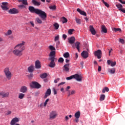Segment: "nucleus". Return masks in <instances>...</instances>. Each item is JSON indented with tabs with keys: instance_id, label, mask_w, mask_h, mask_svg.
<instances>
[{
	"instance_id": "1",
	"label": "nucleus",
	"mask_w": 125,
	"mask_h": 125,
	"mask_svg": "<svg viewBox=\"0 0 125 125\" xmlns=\"http://www.w3.org/2000/svg\"><path fill=\"white\" fill-rule=\"evenodd\" d=\"M25 42L22 41L21 43L17 44L14 47L15 50L13 51V53L16 56H21L22 51L25 49Z\"/></svg>"
},
{
	"instance_id": "2",
	"label": "nucleus",
	"mask_w": 125,
	"mask_h": 125,
	"mask_svg": "<svg viewBox=\"0 0 125 125\" xmlns=\"http://www.w3.org/2000/svg\"><path fill=\"white\" fill-rule=\"evenodd\" d=\"M4 73L7 80H8V81H10L12 77V74H11V72H10V70H9V68L6 67L5 68H4Z\"/></svg>"
},
{
	"instance_id": "3",
	"label": "nucleus",
	"mask_w": 125,
	"mask_h": 125,
	"mask_svg": "<svg viewBox=\"0 0 125 125\" xmlns=\"http://www.w3.org/2000/svg\"><path fill=\"white\" fill-rule=\"evenodd\" d=\"M37 14L39 15L40 17L42 19V20H45V18H46L47 15L45 12L42 11V10L39 9Z\"/></svg>"
},
{
	"instance_id": "4",
	"label": "nucleus",
	"mask_w": 125,
	"mask_h": 125,
	"mask_svg": "<svg viewBox=\"0 0 125 125\" xmlns=\"http://www.w3.org/2000/svg\"><path fill=\"white\" fill-rule=\"evenodd\" d=\"M95 56H97L98 59H100L102 57V51L101 50H98L94 52Z\"/></svg>"
},
{
	"instance_id": "5",
	"label": "nucleus",
	"mask_w": 125,
	"mask_h": 125,
	"mask_svg": "<svg viewBox=\"0 0 125 125\" xmlns=\"http://www.w3.org/2000/svg\"><path fill=\"white\" fill-rule=\"evenodd\" d=\"M73 79H75L77 82H82L83 81V77L81 75H79L78 74H76L73 75Z\"/></svg>"
},
{
	"instance_id": "6",
	"label": "nucleus",
	"mask_w": 125,
	"mask_h": 125,
	"mask_svg": "<svg viewBox=\"0 0 125 125\" xmlns=\"http://www.w3.org/2000/svg\"><path fill=\"white\" fill-rule=\"evenodd\" d=\"M28 10H29L30 12L31 13H38V11H39V9H36L34 6H30L28 7Z\"/></svg>"
},
{
	"instance_id": "7",
	"label": "nucleus",
	"mask_w": 125,
	"mask_h": 125,
	"mask_svg": "<svg viewBox=\"0 0 125 125\" xmlns=\"http://www.w3.org/2000/svg\"><path fill=\"white\" fill-rule=\"evenodd\" d=\"M41 86L42 85H41L40 83L36 82H32V84H31V87H33V88H40Z\"/></svg>"
},
{
	"instance_id": "8",
	"label": "nucleus",
	"mask_w": 125,
	"mask_h": 125,
	"mask_svg": "<svg viewBox=\"0 0 125 125\" xmlns=\"http://www.w3.org/2000/svg\"><path fill=\"white\" fill-rule=\"evenodd\" d=\"M56 54V52H55V51H51L50 52L48 60L56 59V58H55V56H56L55 54Z\"/></svg>"
},
{
	"instance_id": "9",
	"label": "nucleus",
	"mask_w": 125,
	"mask_h": 125,
	"mask_svg": "<svg viewBox=\"0 0 125 125\" xmlns=\"http://www.w3.org/2000/svg\"><path fill=\"white\" fill-rule=\"evenodd\" d=\"M57 112L55 111H52L49 115L50 118L51 120H54L56 117H57Z\"/></svg>"
},
{
	"instance_id": "10",
	"label": "nucleus",
	"mask_w": 125,
	"mask_h": 125,
	"mask_svg": "<svg viewBox=\"0 0 125 125\" xmlns=\"http://www.w3.org/2000/svg\"><path fill=\"white\" fill-rule=\"evenodd\" d=\"M49 60L51 61L50 63L48 64L49 67H50V68H54V67L56 66L55 62H54L55 59H51Z\"/></svg>"
},
{
	"instance_id": "11",
	"label": "nucleus",
	"mask_w": 125,
	"mask_h": 125,
	"mask_svg": "<svg viewBox=\"0 0 125 125\" xmlns=\"http://www.w3.org/2000/svg\"><path fill=\"white\" fill-rule=\"evenodd\" d=\"M51 94V89L50 88L48 89L45 94V95L44 96V99L47 98L48 96H50V95Z\"/></svg>"
},
{
	"instance_id": "12",
	"label": "nucleus",
	"mask_w": 125,
	"mask_h": 125,
	"mask_svg": "<svg viewBox=\"0 0 125 125\" xmlns=\"http://www.w3.org/2000/svg\"><path fill=\"white\" fill-rule=\"evenodd\" d=\"M81 56L84 59H86L88 57V53L87 51H83L81 53Z\"/></svg>"
},
{
	"instance_id": "13",
	"label": "nucleus",
	"mask_w": 125,
	"mask_h": 125,
	"mask_svg": "<svg viewBox=\"0 0 125 125\" xmlns=\"http://www.w3.org/2000/svg\"><path fill=\"white\" fill-rule=\"evenodd\" d=\"M89 31L90 32H91L92 35H93L94 36H95V35H96V31L95 30L94 28H93V26L92 25L89 26Z\"/></svg>"
},
{
	"instance_id": "14",
	"label": "nucleus",
	"mask_w": 125,
	"mask_h": 125,
	"mask_svg": "<svg viewBox=\"0 0 125 125\" xmlns=\"http://www.w3.org/2000/svg\"><path fill=\"white\" fill-rule=\"evenodd\" d=\"M8 12L10 14H16L18 13V10L16 8L11 9L8 11Z\"/></svg>"
},
{
	"instance_id": "15",
	"label": "nucleus",
	"mask_w": 125,
	"mask_h": 125,
	"mask_svg": "<svg viewBox=\"0 0 125 125\" xmlns=\"http://www.w3.org/2000/svg\"><path fill=\"white\" fill-rule=\"evenodd\" d=\"M28 91V88L26 86H22L21 88L20 92H22V93H26Z\"/></svg>"
},
{
	"instance_id": "16",
	"label": "nucleus",
	"mask_w": 125,
	"mask_h": 125,
	"mask_svg": "<svg viewBox=\"0 0 125 125\" xmlns=\"http://www.w3.org/2000/svg\"><path fill=\"white\" fill-rule=\"evenodd\" d=\"M75 42H76V39L74 37H71L68 39V42L70 44H73V43H75Z\"/></svg>"
},
{
	"instance_id": "17",
	"label": "nucleus",
	"mask_w": 125,
	"mask_h": 125,
	"mask_svg": "<svg viewBox=\"0 0 125 125\" xmlns=\"http://www.w3.org/2000/svg\"><path fill=\"white\" fill-rule=\"evenodd\" d=\"M9 96V92H1L0 93V96H2V97L3 98H4V97L6 98V97H8V96Z\"/></svg>"
},
{
	"instance_id": "18",
	"label": "nucleus",
	"mask_w": 125,
	"mask_h": 125,
	"mask_svg": "<svg viewBox=\"0 0 125 125\" xmlns=\"http://www.w3.org/2000/svg\"><path fill=\"white\" fill-rule=\"evenodd\" d=\"M69 67H70V63L65 64L63 66L64 71H65V72H69V71H70V68H69Z\"/></svg>"
},
{
	"instance_id": "19",
	"label": "nucleus",
	"mask_w": 125,
	"mask_h": 125,
	"mask_svg": "<svg viewBox=\"0 0 125 125\" xmlns=\"http://www.w3.org/2000/svg\"><path fill=\"white\" fill-rule=\"evenodd\" d=\"M41 62L40 61L37 60L35 62V68L36 69H41Z\"/></svg>"
},
{
	"instance_id": "20",
	"label": "nucleus",
	"mask_w": 125,
	"mask_h": 125,
	"mask_svg": "<svg viewBox=\"0 0 125 125\" xmlns=\"http://www.w3.org/2000/svg\"><path fill=\"white\" fill-rule=\"evenodd\" d=\"M77 11H78V12H79V13L81 15H83V16H86V13H85V12L83 11H82V10H81L80 8H77Z\"/></svg>"
},
{
	"instance_id": "21",
	"label": "nucleus",
	"mask_w": 125,
	"mask_h": 125,
	"mask_svg": "<svg viewBox=\"0 0 125 125\" xmlns=\"http://www.w3.org/2000/svg\"><path fill=\"white\" fill-rule=\"evenodd\" d=\"M32 3H33V4H34V5H35L36 6H40V5H41V2H38L36 0H32Z\"/></svg>"
},
{
	"instance_id": "22",
	"label": "nucleus",
	"mask_w": 125,
	"mask_h": 125,
	"mask_svg": "<svg viewBox=\"0 0 125 125\" xmlns=\"http://www.w3.org/2000/svg\"><path fill=\"white\" fill-rule=\"evenodd\" d=\"M101 29L102 32H103V33H106L108 32L107 30V28H106V26L104 25H102Z\"/></svg>"
},
{
	"instance_id": "23",
	"label": "nucleus",
	"mask_w": 125,
	"mask_h": 125,
	"mask_svg": "<svg viewBox=\"0 0 125 125\" xmlns=\"http://www.w3.org/2000/svg\"><path fill=\"white\" fill-rule=\"evenodd\" d=\"M34 70H35V68H34V65H31L28 68V70L29 73H33V72H34Z\"/></svg>"
},
{
	"instance_id": "24",
	"label": "nucleus",
	"mask_w": 125,
	"mask_h": 125,
	"mask_svg": "<svg viewBox=\"0 0 125 125\" xmlns=\"http://www.w3.org/2000/svg\"><path fill=\"white\" fill-rule=\"evenodd\" d=\"M108 73L110 74H115V72H116V68H113L111 69H108Z\"/></svg>"
},
{
	"instance_id": "25",
	"label": "nucleus",
	"mask_w": 125,
	"mask_h": 125,
	"mask_svg": "<svg viewBox=\"0 0 125 125\" xmlns=\"http://www.w3.org/2000/svg\"><path fill=\"white\" fill-rule=\"evenodd\" d=\"M75 117L76 119H80V117H81V112L77 111L76 113H75Z\"/></svg>"
},
{
	"instance_id": "26",
	"label": "nucleus",
	"mask_w": 125,
	"mask_h": 125,
	"mask_svg": "<svg viewBox=\"0 0 125 125\" xmlns=\"http://www.w3.org/2000/svg\"><path fill=\"white\" fill-rule=\"evenodd\" d=\"M80 44H81V43H80V42H77L75 43L76 48H77V49L78 50V51H80Z\"/></svg>"
},
{
	"instance_id": "27",
	"label": "nucleus",
	"mask_w": 125,
	"mask_h": 125,
	"mask_svg": "<svg viewBox=\"0 0 125 125\" xmlns=\"http://www.w3.org/2000/svg\"><path fill=\"white\" fill-rule=\"evenodd\" d=\"M75 93H76V91H75L74 90H72L71 91V92H70V91H68L67 96L69 97L71 96V95H74V94H75Z\"/></svg>"
},
{
	"instance_id": "28",
	"label": "nucleus",
	"mask_w": 125,
	"mask_h": 125,
	"mask_svg": "<svg viewBox=\"0 0 125 125\" xmlns=\"http://www.w3.org/2000/svg\"><path fill=\"white\" fill-rule=\"evenodd\" d=\"M116 6L117 7V8H118L119 10H121V9H122L123 8V5L121 4L120 3L116 4Z\"/></svg>"
},
{
	"instance_id": "29",
	"label": "nucleus",
	"mask_w": 125,
	"mask_h": 125,
	"mask_svg": "<svg viewBox=\"0 0 125 125\" xmlns=\"http://www.w3.org/2000/svg\"><path fill=\"white\" fill-rule=\"evenodd\" d=\"M63 56L64 58H69L70 57V54H69V52L64 53Z\"/></svg>"
},
{
	"instance_id": "30",
	"label": "nucleus",
	"mask_w": 125,
	"mask_h": 125,
	"mask_svg": "<svg viewBox=\"0 0 125 125\" xmlns=\"http://www.w3.org/2000/svg\"><path fill=\"white\" fill-rule=\"evenodd\" d=\"M46 77H47V74L46 73H43L40 75V78H41V79H45Z\"/></svg>"
},
{
	"instance_id": "31",
	"label": "nucleus",
	"mask_w": 125,
	"mask_h": 125,
	"mask_svg": "<svg viewBox=\"0 0 125 125\" xmlns=\"http://www.w3.org/2000/svg\"><path fill=\"white\" fill-rule=\"evenodd\" d=\"M35 21L38 23V24H42V21L39 18H37L35 20Z\"/></svg>"
},
{
	"instance_id": "32",
	"label": "nucleus",
	"mask_w": 125,
	"mask_h": 125,
	"mask_svg": "<svg viewBox=\"0 0 125 125\" xmlns=\"http://www.w3.org/2000/svg\"><path fill=\"white\" fill-rule=\"evenodd\" d=\"M48 48L50 49V50H51V51H55L56 49L55 47H54L52 45H50L48 47Z\"/></svg>"
},
{
	"instance_id": "33",
	"label": "nucleus",
	"mask_w": 125,
	"mask_h": 125,
	"mask_svg": "<svg viewBox=\"0 0 125 125\" xmlns=\"http://www.w3.org/2000/svg\"><path fill=\"white\" fill-rule=\"evenodd\" d=\"M108 92V91H109V88H108L107 87H105L102 90V92L103 93H105V92Z\"/></svg>"
},
{
	"instance_id": "34",
	"label": "nucleus",
	"mask_w": 125,
	"mask_h": 125,
	"mask_svg": "<svg viewBox=\"0 0 125 125\" xmlns=\"http://www.w3.org/2000/svg\"><path fill=\"white\" fill-rule=\"evenodd\" d=\"M105 96L104 94L101 95L100 98V101H103L105 100Z\"/></svg>"
},
{
	"instance_id": "35",
	"label": "nucleus",
	"mask_w": 125,
	"mask_h": 125,
	"mask_svg": "<svg viewBox=\"0 0 125 125\" xmlns=\"http://www.w3.org/2000/svg\"><path fill=\"white\" fill-rule=\"evenodd\" d=\"M24 97H25V94L20 93L19 96V98L20 99H23V98H24Z\"/></svg>"
},
{
	"instance_id": "36",
	"label": "nucleus",
	"mask_w": 125,
	"mask_h": 125,
	"mask_svg": "<svg viewBox=\"0 0 125 125\" xmlns=\"http://www.w3.org/2000/svg\"><path fill=\"white\" fill-rule=\"evenodd\" d=\"M62 22L63 24H64V23H67V22H68L67 18H65L64 17H62Z\"/></svg>"
},
{
	"instance_id": "37",
	"label": "nucleus",
	"mask_w": 125,
	"mask_h": 125,
	"mask_svg": "<svg viewBox=\"0 0 125 125\" xmlns=\"http://www.w3.org/2000/svg\"><path fill=\"white\" fill-rule=\"evenodd\" d=\"M12 34V31L11 30H8L7 33H5V36H9Z\"/></svg>"
},
{
	"instance_id": "38",
	"label": "nucleus",
	"mask_w": 125,
	"mask_h": 125,
	"mask_svg": "<svg viewBox=\"0 0 125 125\" xmlns=\"http://www.w3.org/2000/svg\"><path fill=\"white\" fill-rule=\"evenodd\" d=\"M75 21L77 24H78L79 25H81V19L76 18Z\"/></svg>"
},
{
	"instance_id": "39",
	"label": "nucleus",
	"mask_w": 125,
	"mask_h": 125,
	"mask_svg": "<svg viewBox=\"0 0 125 125\" xmlns=\"http://www.w3.org/2000/svg\"><path fill=\"white\" fill-rule=\"evenodd\" d=\"M102 0L103 3L104 4V5L106 6V7H108V8L110 7V5L108 3L105 2L104 0Z\"/></svg>"
},
{
	"instance_id": "40",
	"label": "nucleus",
	"mask_w": 125,
	"mask_h": 125,
	"mask_svg": "<svg viewBox=\"0 0 125 125\" xmlns=\"http://www.w3.org/2000/svg\"><path fill=\"white\" fill-rule=\"evenodd\" d=\"M49 8L50 9H52V10H55V9H56V5H51L49 6Z\"/></svg>"
},
{
	"instance_id": "41",
	"label": "nucleus",
	"mask_w": 125,
	"mask_h": 125,
	"mask_svg": "<svg viewBox=\"0 0 125 125\" xmlns=\"http://www.w3.org/2000/svg\"><path fill=\"white\" fill-rule=\"evenodd\" d=\"M54 26L55 27V28L56 29V30H58L59 28V24H58V23H55L54 24Z\"/></svg>"
},
{
	"instance_id": "42",
	"label": "nucleus",
	"mask_w": 125,
	"mask_h": 125,
	"mask_svg": "<svg viewBox=\"0 0 125 125\" xmlns=\"http://www.w3.org/2000/svg\"><path fill=\"white\" fill-rule=\"evenodd\" d=\"M1 7L3 10H8V8L6 6L1 5Z\"/></svg>"
},
{
	"instance_id": "43",
	"label": "nucleus",
	"mask_w": 125,
	"mask_h": 125,
	"mask_svg": "<svg viewBox=\"0 0 125 125\" xmlns=\"http://www.w3.org/2000/svg\"><path fill=\"white\" fill-rule=\"evenodd\" d=\"M22 4H24V5H28V0H22Z\"/></svg>"
},
{
	"instance_id": "44",
	"label": "nucleus",
	"mask_w": 125,
	"mask_h": 125,
	"mask_svg": "<svg viewBox=\"0 0 125 125\" xmlns=\"http://www.w3.org/2000/svg\"><path fill=\"white\" fill-rule=\"evenodd\" d=\"M58 62L63 63V62H64V59H63V58H60L58 60Z\"/></svg>"
},
{
	"instance_id": "45",
	"label": "nucleus",
	"mask_w": 125,
	"mask_h": 125,
	"mask_svg": "<svg viewBox=\"0 0 125 125\" xmlns=\"http://www.w3.org/2000/svg\"><path fill=\"white\" fill-rule=\"evenodd\" d=\"M72 79H74V75H72L70 77H67L66 78V79L67 80V81H69L70 80H72Z\"/></svg>"
},
{
	"instance_id": "46",
	"label": "nucleus",
	"mask_w": 125,
	"mask_h": 125,
	"mask_svg": "<svg viewBox=\"0 0 125 125\" xmlns=\"http://www.w3.org/2000/svg\"><path fill=\"white\" fill-rule=\"evenodd\" d=\"M18 7L19 8H21V9H22V8L23 7H24V8H26V6H25V5H23V4H21V5H19L18 6Z\"/></svg>"
},
{
	"instance_id": "47",
	"label": "nucleus",
	"mask_w": 125,
	"mask_h": 125,
	"mask_svg": "<svg viewBox=\"0 0 125 125\" xmlns=\"http://www.w3.org/2000/svg\"><path fill=\"white\" fill-rule=\"evenodd\" d=\"M113 31H114V32H117V31H119V32H121V31H122V30L121 29V28H114L113 29Z\"/></svg>"
},
{
	"instance_id": "48",
	"label": "nucleus",
	"mask_w": 125,
	"mask_h": 125,
	"mask_svg": "<svg viewBox=\"0 0 125 125\" xmlns=\"http://www.w3.org/2000/svg\"><path fill=\"white\" fill-rule=\"evenodd\" d=\"M53 91L54 92V95H56V94H57V91H56V89L55 88L53 87L52 88Z\"/></svg>"
},
{
	"instance_id": "49",
	"label": "nucleus",
	"mask_w": 125,
	"mask_h": 125,
	"mask_svg": "<svg viewBox=\"0 0 125 125\" xmlns=\"http://www.w3.org/2000/svg\"><path fill=\"white\" fill-rule=\"evenodd\" d=\"M73 32H74V29H69L68 30L69 35H72Z\"/></svg>"
},
{
	"instance_id": "50",
	"label": "nucleus",
	"mask_w": 125,
	"mask_h": 125,
	"mask_svg": "<svg viewBox=\"0 0 125 125\" xmlns=\"http://www.w3.org/2000/svg\"><path fill=\"white\" fill-rule=\"evenodd\" d=\"M116 64H117V62H111V64H110V66H111V67H114V66H116Z\"/></svg>"
},
{
	"instance_id": "51",
	"label": "nucleus",
	"mask_w": 125,
	"mask_h": 125,
	"mask_svg": "<svg viewBox=\"0 0 125 125\" xmlns=\"http://www.w3.org/2000/svg\"><path fill=\"white\" fill-rule=\"evenodd\" d=\"M48 101H49V99H47L45 102L44 103V106L45 107V106H46L47 104V102H48Z\"/></svg>"
},
{
	"instance_id": "52",
	"label": "nucleus",
	"mask_w": 125,
	"mask_h": 125,
	"mask_svg": "<svg viewBox=\"0 0 125 125\" xmlns=\"http://www.w3.org/2000/svg\"><path fill=\"white\" fill-rule=\"evenodd\" d=\"M59 35H57L55 37V42H56V41H59Z\"/></svg>"
},
{
	"instance_id": "53",
	"label": "nucleus",
	"mask_w": 125,
	"mask_h": 125,
	"mask_svg": "<svg viewBox=\"0 0 125 125\" xmlns=\"http://www.w3.org/2000/svg\"><path fill=\"white\" fill-rule=\"evenodd\" d=\"M7 4H8V3H7L6 2H2V5L3 6H6V5H7Z\"/></svg>"
},
{
	"instance_id": "54",
	"label": "nucleus",
	"mask_w": 125,
	"mask_h": 125,
	"mask_svg": "<svg viewBox=\"0 0 125 125\" xmlns=\"http://www.w3.org/2000/svg\"><path fill=\"white\" fill-rule=\"evenodd\" d=\"M119 42L121 43H125V40L124 39H119Z\"/></svg>"
},
{
	"instance_id": "55",
	"label": "nucleus",
	"mask_w": 125,
	"mask_h": 125,
	"mask_svg": "<svg viewBox=\"0 0 125 125\" xmlns=\"http://www.w3.org/2000/svg\"><path fill=\"white\" fill-rule=\"evenodd\" d=\"M60 80V78H57V79L54 80V83H58V82H59V81Z\"/></svg>"
},
{
	"instance_id": "56",
	"label": "nucleus",
	"mask_w": 125,
	"mask_h": 125,
	"mask_svg": "<svg viewBox=\"0 0 125 125\" xmlns=\"http://www.w3.org/2000/svg\"><path fill=\"white\" fill-rule=\"evenodd\" d=\"M62 38L64 40H66L67 39V35L66 34H63Z\"/></svg>"
},
{
	"instance_id": "57",
	"label": "nucleus",
	"mask_w": 125,
	"mask_h": 125,
	"mask_svg": "<svg viewBox=\"0 0 125 125\" xmlns=\"http://www.w3.org/2000/svg\"><path fill=\"white\" fill-rule=\"evenodd\" d=\"M121 3H122V4H125V1H123L122 0H118Z\"/></svg>"
},
{
	"instance_id": "58",
	"label": "nucleus",
	"mask_w": 125,
	"mask_h": 125,
	"mask_svg": "<svg viewBox=\"0 0 125 125\" xmlns=\"http://www.w3.org/2000/svg\"><path fill=\"white\" fill-rule=\"evenodd\" d=\"M65 83H66V82H62L59 84L58 86H59L60 85L65 84Z\"/></svg>"
},
{
	"instance_id": "59",
	"label": "nucleus",
	"mask_w": 125,
	"mask_h": 125,
	"mask_svg": "<svg viewBox=\"0 0 125 125\" xmlns=\"http://www.w3.org/2000/svg\"><path fill=\"white\" fill-rule=\"evenodd\" d=\"M30 23L31 24V26H32V27L35 26V24L34 23V21H30Z\"/></svg>"
},
{
	"instance_id": "60",
	"label": "nucleus",
	"mask_w": 125,
	"mask_h": 125,
	"mask_svg": "<svg viewBox=\"0 0 125 125\" xmlns=\"http://www.w3.org/2000/svg\"><path fill=\"white\" fill-rule=\"evenodd\" d=\"M112 62H111V61L110 60H107V64L108 65H110V64H111Z\"/></svg>"
},
{
	"instance_id": "61",
	"label": "nucleus",
	"mask_w": 125,
	"mask_h": 125,
	"mask_svg": "<svg viewBox=\"0 0 125 125\" xmlns=\"http://www.w3.org/2000/svg\"><path fill=\"white\" fill-rule=\"evenodd\" d=\"M70 88H71V87L70 86H67L66 89V91H70V90H68V89H70Z\"/></svg>"
},
{
	"instance_id": "62",
	"label": "nucleus",
	"mask_w": 125,
	"mask_h": 125,
	"mask_svg": "<svg viewBox=\"0 0 125 125\" xmlns=\"http://www.w3.org/2000/svg\"><path fill=\"white\" fill-rule=\"evenodd\" d=\"M120 11H122V12H123V13H125V9L123 8L120 10Z\"/></svg>"
},
{
	"instance_id": "63",
	"label": "nucleus",
	"mask_w": 125,
	"mask_h": 125,
	"mask_svg": "<svg viewBox=\"0 0 125 125\" xmlns=\"http://www.w3.org/2000/svg\"><path fill=\"white\" fill-rule=\"evenodd\" d=\"M98 72H101V66H99L98 68Z\"/></svg>"
},
{
	"instance_id": "64",
	"label": "nucleus",
	"mask_w": 125,
	"mask_h": 125,
	"mask_svg": "<svg viewBox=\"0 0 125 125\" xmlns=\"http://www.w3.org/2000/svg\"><path fill=\"white\" fill-rule=\"evenodd\" d=\"M65 62L66 63H69V62H70V59H68V58H66L65 59Z\"/></svg>"
}]
</instances>
